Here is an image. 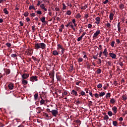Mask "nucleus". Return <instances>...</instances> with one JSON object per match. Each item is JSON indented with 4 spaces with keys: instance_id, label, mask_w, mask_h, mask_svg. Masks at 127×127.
<instances>
[{
    "instance_id": "nucleus-49",
    "label": "nucleus",
    "mask_w": 127,
    "mask_h": 127,
    "mask_svg": "<svg viewBox=\"0 0 127 127\" xmlns=\"http://www.w3.org/2000/svg\"><path fill=\"white\" fill-rule=\"evenodd\" d=\"M75 103L77 105H79V104H81V102H80L79 100H76Z\"/></svg>"
},
{
    "instance_id": "nucleus-32",
    "label": "nucleus",
    "mask_w": 127,
    "mask_h": 127,
    "mask_svg": "<svg viewBox=\"0 0 127 127\" xmlns=\"http://www.w3.org/2000/svg\"><path fill=\"white\" fill-rule=\"evenodd\" d=\"M80 95H81V96H86V93L84 91H81L80 92Z\"/></svg>"
},
{
    "instance_id": "nucleus-3",
    "label": "nucleus",
    "mask_w": 127,
    "mask_h": 127,
    "mask_svg": "<svg viewBox=\"0 0 127 127\" xmlns=\"http://www.w3.org/2000/svg\"><path fill=\"white\" fill-rule=\"evenodd\" d=\"M22 80H25L29 77V74L23 73L22 75Z\"/></svg>"
},
{
    "instance_id": "nucleus-28",
    "label": "nucleus",
    "mask_w": 127,
    "mask_h": 127,
    "mask_svg": "<svg viewBox=\"0 0 127 127\" xmlns=\"http://www.w3.org/2000/svg\"><path fill=\"white\" fill-rule=\"evenodd\" d=\"M71 13H72V12L70 10H67L66 11V14H67V15H71Z\"/></svg>"
},
{
    "instance_id": "nucleus-36",
    "label": "nucleus",
    "mask_w": 127,
    "mask_h": 127,
    "mask_svg": "<svg viewBox=\"0 0 127 127\" xmlns=\"http://www.w3.org/2000/svg\"><path fill=\"white\" fill-rule=\"evenodd\" d=\"M106 26L107 27H109V28H111V24H110V23H107L106 24Z\"/></svg>"
},
{
    "instance_id": "nucleus-48",
    "label": "nucleus",
    "mask_w": 127,
    "mask_h": 127,
    "mask_svg": "<svg viewBox=\"0 0 127 127\" xmlns=\"http://www.w3.org/2000/svg\"><path fill=\"white\" fill-rule=\"evenodd\" d=\"M83 38L81 37V36H80V37H79V38H78V39H77V41H81V40H82V39Z\"/></svg>"
},
{
    "instance_id": "nucleus-12",
    "label": "nucleus",
    "mask_w": 127,
    "mask_h": 127,
    "mask_svg": "<svg viewBox=\"0 0 127 127\" xmlns=\"http://www.w3.org/2000/svg\"><path fill=\"white\" fill-rule=\"evenodd\" d=\"M28 83V82L27 81V80L22 79V83L23 84V85H27Z\"/></svg>"
},
{
    "instance_id": "nucleus-5",
    "label": "nucleus",
    "mask_w": 127,
    "mask_h": 127,
    "mask_svg": "<svg viewBox=\"0 0 127 127\" xmlns=\"http://www.w3.org/2000/svg\"><path fill=\"white\" fill-rule=\"evenodd\" d=\"M66 27H68V26H70V27L73 30H75V28H74V26H73V23L72 22H68L67 25H65Z\"/></svg>"
},
{
    "instance_id": "nucleus-6",
    "label": "nucleus",
    "mask_w": 127,
    "mask_h": 127,
    "mask_svg": "<svg viewBox=\"0 0 127 127\" xmlns=\"http://www.w3.org/2000/svg\"><path fill=\"white\" fill-rule=\"evenodd\" d=\"M30 81H31V82H34V81H38V79H37V76H32L30 78Z\"/></svg>"
},
{
    "instance_id": "nucleus-46",
    "label": "nucleus",
    "mask_w": 127,
    "mask_h": 127,
    "mask_svg": "<svg viewBox=\"0 0 127 127\" xmlns=\"http://www.w3.org/2000/svg\"><path fill=\"white\" fill-rule=\"evenodd\" d=\"M123 101H126V100H127V96H123Z\"/></svg>"
},
{
    "instance_id": "nucleus-30",
    "label": "nucleus",
    "mask_w": 127,
    "mask_h": 127,
    "mask_svg": "<svg viewBox=\"0 0 127 127\" xmlns=\"http://www.w3.org/2000/svg\"><path fill=\"white\" fill-rule=\"evenodd\" d=\"M68 94V92L67 91H64V93H63V97H64V96L67 95Z\"/></svg>"
},
{
    "instance_id": "nucleus-37",
    "label": "nucleus",
    "mask_w": 127,
    "mask_h": 127,
    "mask_svg": "<svg viewBox=\"0 0 127 127\" xmlns=\"http://www.w3.org/2000/svg\"><path fill=\"white\" fill-rule=\"evenodd\" d=\"M101 72H102V70H101V69H99L97 70V74H101Z\"/></svg>"
},
{
    "instance_id": "nucleus-55",
    "label": "nucleus",
    "mask_w": 127,
    "mask_h": 127,
    "mask_svg": "<svg viewBox=\"0 0 127 127\" xmlns=\"http://www.w3.org/2000/svg\"><path fill=\"white\" fill-rule=\"evenodd\" d=\"M11 57H13V58H14V57H16V54H12L11 55Z\"/></svg>"
},
{
    "instance_id": "nucleus-21",
    "label": "nucleus",
    "mask_w": 127,
    "mask_h": 127,
    "mask_svg": "<svg viewBox=\"0 0 127 127\" xmlns=\"http://www.w3.org/2000/svg\"><path fill=\"white\" fill-rule=\"evenodd\" d=\"M113 126H114V127H117V126L118 125V122L113 121Z\"/></svg>"
},
{
    "instance_id": "nucleus-45",
    "label": "nucleus",
    "mask_w": 127,
    "mask_h": 127,
    "mask_svg": "<svg viewBox=\"0 0 127 127\" xmlns=\"http://www.w3.org/2000/svg\"><path fill=\"white\" fill-rule=\"evenodd\" d=\"M36 13H37L38 14H42V12L41 11H40V10L37 11H36Z\"/></svg>"
},
{
    "instance_id": "nucleus-47",
    "label": "nucleus",
    "mask_w": 127,
    "mask_h": 127,
    "mask_svg": "<svg viewBox=\"0 0 127 127\" xmlns=\"http://www.w3.org/2000/svg\"><path fill=\"white\" fill-rule=\"evenodd\" d=\"M81 8V9H86V8H87V5H85L84 6H82Z\"/></svg>"
},
{
    "instance_id": "nucleus-64",
    "label": "nucleus",
    "mask_w": 127,
    "mask_h": 127,
    "mask_svg": "<svg viewBox=\"0 0 127 127\" xmlns=\"http://www.w3.org/2000/svg\"><path fill=\"white\" fill-rule=\"evenodd\" d=\"M123 119L122 118V117H120L119 119V121H120V122H122L123 121Z\"/></svg>"
},
{
    "instance_id": "nucleus-35",
    "label": "nucleus",
    "mask_w": 127,
    "mask_h": 127,
    "mask_svg": "<svg viewBox=\"0 0 127 127\" xmlns=\"http://www.w3.org/2000/svg\"><path fill=\"white\" fill-rule=\"evenodd\" d=\"M63 9L64 10H65V9H66V5H65V4L64 3H63Z\"/></svg>"
},
{
    "instance_id": "nucleus-31",
    "label": "nucleus",
    "mask_w": 127,
    "mask_h": 127,
    "mask_svg": "<svg viewBox=\"0 0 127 127\" xmlns=\"http://www.w3.org/2000/svg\"><path fill=\"white\" fill-rule=\"evenodd\" d=\"M44 103H45V101H44V100L42 99V100L40 101V104H41V105H43V104H44Z\"/></svg>"
},
{
    "instance_id": "nucleus-13",
    "label": "nucleus",
    "mask_w": 127,
    "mask_h": 127,
    "mask_svg": "<svg viewBox=\"0 0 127 127\" xmlns=\"http://www.w3.org/2000/svg\"><path fill=\"white\" fill-rule=\"evenodd\" d=\"M41 107H38L36 108V112L38 113V114H40V113H41Z\"/></svg>"
},
{
    "instance_id": "nucleus-43",
    "label": "nucleus",
    "mask_w": 127,
    "mask_h": 127,
    "mask_svg": "<svg viewBox=\"0 0 127 127\" xmlns=\"http://www.w3.org/2000/svg\"><path fill=\"white\" fill-rule=\"evenodd\" d=\"M28 14H29V13L28 12H26L24 13V15L26 17V16H28Z\"/></svg>"
},
{
    "instance_id": "nucleus-19",
    "label": "nucleus",
    "mask_w": 127,
    "mask_h": 127,
    "mask_svg": "<svg viewBox=\"0 0 127 127\" xmlns=\"http://www.w3.org/2000/svg\"><path fill=\"white\" fill-rule=\"evenodd\" d=\"M41 21L43 23H44V22H45V17H42L41 18Z\"/></svg>"
},
{
    "instance_id": "nucleus-1",
    "label": "nucleus",
    "mask_w": 127,
    "mask_h": 127,
    "mask_svg": "<svg viewBox=\"0 0 127 127\" xmlns=\"http://www.w3.org/2000/svg\"><path fill=\"white\" fill-rule=\"evenodd\" d=\"M35 49L37 50L41 48V49H45L46 47V45L44 44V43H36L35 44Z\"/></svg>"
},
{
    "instance_id": "nucleus-54",
    "label": "nucleus",
    "mask_w": 127,
    "mask_h": 127,
    "mask_svg": "<svg viewBox=\"0 0 127 127\" xmlns=\"http://www.w3.org/2000/svg\"><path fill=\"white\" fill-rule=\"evenodd\" d=\"M42 2H41L40 1H38L37 5H38V6L39 5H40V4H41Z\"/></svg>"
},
{
    "instance_id": "nucleus-56",
    "label": "nucleus",
    "mask_w": 127,
    "mask_h": 127,
    "mask_svg": "<svg viewBox=\"0 0 127 127\" xmlns=\"http://www.w3.org/2000/svg\"><path fill=\"white\" fill-rule=\"evenodd\" d=\"M19 24H20L21 26H23V23L22 21H20Z\"/></svg>"
},
{
    "instance_id": "nucleus-26",
    "label": "nucleus",
    "mask_w": 127,
    "mask_h": 127,
    "mask_svg": "<svg viewBox=\"0 0 127 127\" xmlns=\"http://www.w3.org/2000/svg\"><path fill=\"white\" fill-rule=\"evenodd\" d=\"M124 7H125V5L123 4H120L119 5V7L120 8H121V9H123V8H124Z\"/></svg>"
},
{
    "instance_id": "nucleus-50",
    "label": "nucleus",
    "mask_w": 127,
    "mask_h": 127,
    "mask_svg": "<svg viewBox=\"0 0 127 127\" xmlns=\"http://www.w3.org/2000/svg\"><path fill=\"white\" fill-rule=\"evenodd\" d=\"M108 2H109V0H106L105 1H104L103 2V3H104V4H106V3H108Z\"/></svg>"
},
{
    "instance_id": "nucleus-59",
    "label": "nucleus",
    "mask_w": 127,
    "mask_h": 127,
    "mask_svg": "<svg viewBox=\"0 0 127 127\" xmlns=\"http://www.w3.org/2000/svg\"><path fill=\"white\" fill-rule=\"evenodd\" d=\"M102 54H103V52H100L99 53V57H101Z\"/></svg>"
},
{
    "instance_id": "nucleus-38",
    "label": "nucleus",
    "mask_w": 127,
    "mask_h": 127,
    "mask_svg": "<svg viewBox=\"0 0 127 127\" xmlns=\"http://www.w3.org/2000/svg\"><path fill=\"white\" fill-rule=\"evenodd\" d=\"M102 87H103V85L101 84H99L97 85V88L101 89V88H102Z\"/></svg>"
},
{
    "instance_id": "nucleus-41",
    "label": "nucleus",
    "mask_w": 127,
    "mask_h": 127,
    "mask_svg": "<svg viewBox=\"0 0 127 127\" xmlns=\"http://www.w3.org/2000/svg\"><path fill=\"white\" fill-rule=\"evenodd\" d=\"M6 45L7 46V47H10V46H11V44L9 43H7L6 44Z\"/></svg>"
},
{
    "instance_id": "nucleus-15",
    "label": "nucleus",
    "mask_w": 127,
    "mask_h": 127,
    "mask_svg": "<svg viewBox=\"0 0 127 127\" xmlns=\"http://www.w3.org/2000/svg\"><path fill=\"white\" fill-rule=\"evenodd\" d=\"M120 25H121V22H119L118 23V25H117V27L118 28V31L119 32H121V26H120Z\"/></svg>"
},
{
    "instance_id": "nucleus-62",
    "label": "nucleus",
    "mask_w": 127,
    "mask_h": 127,
    "mask_svg": "<svg viewBox=\"0 0 127 127\" xmlns=\"http://www.w3.org/2000/svg\"><path fill=\"white\" fill-rule=\"evenodd\" d=\"M85 18H88L89 17V15L88 14H86L85 15Z\"/></svg>"
},
{
    "instance_id": "nucleus-63",
    "label": "nucleus",
    "mask_w": 127,
    "mask_h": 127,
    "mask_svg": "<svg viewBox=\"0 0 127 127\" xmlns=\"http://www.w3.org/2000/svg\"><path fill=\"white\" fill-rule=\"evenodd\" d=\"M31 16L34 17V16H35V13H32L31 14Z\"/></svg>"
},
{
    "instance_id": "nucleus-34",
    "label": "nucleus",
    "mask_w": 127,
    "mask_h": 127,
    "mask_svg": "<svg viewBox=\"0 0 127 127\" xmlns=\"http://www.w3.org/2000/svg\"><path fill=\"white\" fill-rule=\"evenodd\" d=\"M95 19L97 22H100V20H101V18H100V17H96Z\"/></svg>"
},
{
    "instance_id": "nucleus-53",
    "label": "nucleus",
    "mask_w": 127,
    "mask_h": 127,
    "mask_svg": "<svg viewBox=\"0 0 127 127\" xmlns=\"http://www.w3.org/2000/svg\"><path fill=\"white\" fill-rule=\"evenodd\" d=\"M113 84L115 86H117V84H118V82L117 81H114Z\"/></svg>"
},
{
    "instance_id": "nucleus-2",
    "label": "nucleus",
    "mask_w": 127,
    "mask_h": 127,
    "mask_svg": "<svg viewBox=\"0 0 127 127\" xmlns=\"http://www.w3.org/2000/svg\"><path fill=\"white\" fill-rule=\"evenodd\" d=\"M51 114L54 116V117H56L58 115V110H53L51 111Z\"/></svg>"
},
{
    "instance_id": "nucleus-33",
    "label": "nucleus",
    "mask_w": 127,
    "mask_h": 127,
    "mask_svg": "<svg viewBox=\"0 0 127 127\" xmlns=\"http://www.w3.org/2000/svg\"><path fill=\"white\" fill-rule=\"evenodd\" d=\"M105 92H101L99 94L100 97H103V96H105Z\"/></svg>"
},
{
    "instance_id": "nucleus-7",
    "label": "nucleus",
    "mask_w": 127,
    "mask_h": 127,
    "mask_svg": "<svg viewBox=\"0 0 127 127\" xmlns=\"http://www.w3.org/2000/svg\"><path fill=\"white\" fill-rule=\"evenodd\" d=\"M110 56L113 59H116V57H117V56H116V54L114 53H110L109 54Z\"/></svg>"
},
{
    "instance_id": "nucleus-10",
    "label": "nucleus",
    "mask_w": 127,
    "mask_h": 127,
    "mask_svg": "<svg viewBox=\"0 0 127 127\" xmlns=\"http://www.w3.org/2000/svg\"><path fill=\"white\" fill-rule=\"evenodd\" d=\"M112 110L114 112V114H117V112H118V108L116 106H114L112 108Z\"/></svg>"
},
{
    "instance_id": "nucleus-14",
    "label": "nucleus",
    "mask_w": 127,
    "mask_h": 127,
    "mask_svg": "<svg viewBox=\"0 0 127 127\" xmlns=\"http://www.w3.org/2000/svg\"><path fill=\"white\" fill-rule=\"evenodd\" d=\"M109 18L110 20H113V19H114V14L113 13H110Z\"/></svg>"
},
{
    "instance_id": "nucleus-39",
    "label": "nucleus",
    "mask_w": 127,
    "mask_h": 127,
    "mask_svg": "<svg viewBox=\"0 0 127 127\" xmlns=\"http://www.w3.org/2000/svg\"><path fill=\"white\" fill-rule=\"evenodd\" d=\"M104 120H109V116H108V115H105L104 116Z\"/></svg>"
},
{
    "instance_id": "nucleus-52",
    "label": "nucleus",
    "mask_w": 127,
    "mask_h": 127,
    "mask_svg": "<svg viewBox=\"0 0 127 127\" xmlns=\"http://www.w3.org/2000/svg\"><path fill=\"white\" fill-rule=\"evenodd\" d=\"M88 28H91L92 27V25L91 24H89L87 26Z\"/></svg>"
},
{
    "instance_id": "nucleus-51",
    "label": "nucleus",
    "mask_w": 127,
    "mask_h": 127,
    "mask_svg": "<svg viewBox=\"0 0 127 127\" xmlns=\"http://www.w3.org/2000/svg\"><path fill=\"white\" fill-rule=\"evenodd\" d=\"M98 60H99V61L98 62V64H101L102 63V61L100 59H98Z\"/></svg>"
},
{
    "instance_id": "nucleus-57",
    "label": "nucleus",
    "mask_w": 127,
    "mask_h": 127,
    "mask_svg": "<svg viewBox=\"0 0 127 127\" xmlns=\"http://www.w3.org/2000/svg\"><path fill=\"white\" fill-rule=\"evenodd\" d=\"M80 83H81V81H77L76 82V85L79 86V85H80Z\"/></svg>"
},
{
    "instance_id": "nucleus-61",
    "label": "nucleus",
    "mask_w": 127,
    "mask_h": 127,
    "mask_svg": "<svg viewBox=\"0 0 127 127\" xmlns=\"http://www.w3.org/2000/svg\"><path fill=\"white\" fill-rule=\"evenodd\" d=\"M107 64L111 66V61H109L107 62Z\"/></svg>"
},
{
    "instance_id": "nucleus-9",
    "label": "nucleus",
    "mask_w": 127,
    "mask_h": 127,
    "mask_svg": "<svg viewBox=\"0 0 127 127\" xmlns=\"http://www.w3.org/2000/svg\"><path fill=\"white\" fill-rule=\"evenodd\" d=\"M100 31L98 30L93 35V37H97V36H98L99 34V33H100Z\"/></svg>"
},
{
    "instance_id": "nucleus-44",
    "label": "nucleus",
    "mask_w": 127,
    "mask_h": 127,
    "mask_svg": "<svg viewBox=\"0 0 127 127\" xmlns=\"http://www.w3.org/2000/svg\"><path fill=\"white\" fill-rule=\"evenodd\" d=\"M58 48H60L61 49H62V48H63V47L60 44L58 45Z\"/></svg>"
},
{
    "instance_id": "nucleus-18",
    "label": "nucleus",
    "mask_w": 127,
    "mask_h": 127,
    "mask_svg": "<svg viewBox=\"0 0 127 127\" xmlns=\"http://www.w3.org/2000/svg\"><path fill=\"white\" fill-rule=\"evenodd\" d=\"M37 99H38V94L36 93V94L34 95V99H35V101H37Z\"/></svg>"
},
{
    "instance_id": "nucleus-27",
    "label": "nucleus",
    "mask_w": 127,
    "mask_h": 127,
    "mask_svg": "<svg viewBox=\"0 0 127 127\" xmlns=\"http://www.w3.org/2000/svg\"><path fill=\"white\" fill-rule=\"evenodd\" d=\"M110 97H111V93H108L106 95V98H110Z\"/></svg>"
},
{
    "instance_id": "nucleus-11",
    "label": "nucleus",
    "mask_w": 127,
    "mask_h": 127,
    "mask_svg": "<svg viewBox=\"0 0 127 127\" xmlns=\"http://www.w3.org/2000/svg\"><path fill=\"white\" fill-rule=\"evenodd\" d=\"M103 54L104 56H106V57H108V52H107V49H104Z\"/></svg>"
},
{
    "instance_id": "nucleus-4",
    "label": "nucleus",
    "mask_w": 127,
    "mask_h": 127,
    "mask_svg": "<svg viewBox=\"0 0 127 127\" xmlns=\"http://www.w3.org/2000/svg\"><path fill=\"white\" fill-rule=\"evenodd\" d=\"M40 7L42 9L45 10V11H47V8H46V5L44 3H42L40 5Z\"/></svg>"
},
{
    "instance_id": "nucleus-42",
    "label": "nucleus",
    "mask_w": 127,
    "mask_h": 127,
    "mask_svg": "<svg viewBox=\"0 0 127 127\" xmlns=\"http://www.w3.org/2000/svg\"><path fill=\"white\" fill-rule=\"evenodd\" d=\"M33 8H34V6H33V5L30 6L29 9L31 10V9H33Z\"/></svg>"
},
{
    "instance_id": "nucleus-23",
    "label": "nucleus",
    "mask_w": 127,
    "mask_h": 127,
    "mask_svg": "<svg viewBox=\"0 0 127 127\" xmlns=\"http://www.w3.org/2000/svg\"><path fill=\"white\" fill-rule=\"evenodd\" d=\"M72 23L75 27L77 26V24H76V20H75V19H72Z\"/></svg>"
},
{
    "instance_id": "nucleus-58",
    "label": "nucleus",
    "mask_w": 127,
    "mask_h": 127,
    "mask_svg": "<svg viewBox=\"0 0 127 127\" xmlns=\"http://www.w3.org/2000/svg\"><path fill=\"white\" fill-rule=\"evenodd\" d=\"M119 65H120L121 67H123V66H124V64H123L122 62H120L119 63Z\"/></svg>"
},
{
    "instance_id": "nucleus-24",
    "label": "nucleus",
    "mask_w": 127,
    "mask_h": 127,
    "mask_svg": "<svg viewBox=\"0 0 127 127\" xmlns=\"http://www.w3.org/2000/svg\"><path fill=\"white\" fill-rule=\"evenodd\" d=\"M108 115L109 117H112V116H113V112H112V111H109L108 112Z\"/></svg>"
},
{
    "instance_id": "nucleus-16",
    "label": "nucleus",
    "mask_w": 127,
    "mask_h": 127,
    "mask_svg": "<svg viewBox=\"0 0 127 127\" xmlns=\"http://www.w3.org/2000/svg\"><path fill=\"white\" fill-rule=\"evenodd\" d=\"M110 103L111 104H115V103H116V100H115L114 98H112L110 100Z\"/></svg>"
},
{
    "instance_id": "nucleus-60",
    "label": "nucleus",
    "mask_w": 127,
    "mask_h": 127,
    "mask_svg": "<svg viewBox=\"0 0 127 127\" xmlns=\"http://www.w3.org/2000/svg\"><path fill=\"white\" fill-rule=\"evenodd\" d=\"M55 10H56V11H59V10H60V9H59V8L56 7V8H55Z\"/></svg>"
},
{
    "instance_id": "nucleus-25",
    "label": "nucleus",
    "mask_w": 127,
    "mask_h": 127,
    "mask_svg": "<svg viewBox=\"0 0 127 127\" xmlns=\"http://www.w3.org/2000/svg\"><path fill=\"white\" fill-rule=\"evenodd\" d=\"M77 61L78 62L80 63V62H83V58H79L78 59H77Z\"/></svg>"
},
{
    "instance_id": "nucleus-29",
    "label": "nucleus",
    "mask_w": 127,
    "mask_h": 127,
    "mask_svg": "<svg viewBox=\"0 0 127 127\" xmlns=\"http://www.w3.org/2000/svg\"><path fill=\"white\" fill-rule=\"evenodd\" d=\"M81 17V15L80 14V13H77L76 15V17L77 18H80V17Z\"/></svg>"
},
{
    "instance_id": "nucleus-22",
    "label": "nucleus",
    "mask_w": 127,
    "mask_h": 127,
    "mask_svg": "<svg viewBox=\"0 0 127 127\" xmlns=\"http://www.w3.org/2000/svg\"><path fill=\"white\" fill-rule=\"evenodd\" d=\"M53 54L55 56L58 55V52H57V51H54L53 52Z\"/></svg>"
},
{
    "instance_id": "nucleus-20",
    "label": "nucleus",
    "mask_w": 127,
    "mask_h": 127,
    "mask_svg": "<svg viewBox=\"0 0 127 127\" xmlns=\"http://www.w3.org/2000/svg\"><path fill=\"white\" fill-rule=\"evenodd\" d=\"M3 12L5 14H7L8 13V11H7L6 8L3 9Z\"/></svg>"
},
{
    "instance_id": "nucleus-8",
    "label": "nucleus",
    "mask_w": 127,
    "mask_h": 127,
    "mask_svg": "<svg viewBox=\"0 0 127 127\" xmlns=\"http://www.w3.org/2000/svg\"><path fill=\"white\" fill-rule=\"evenodd\" d=\"M8 88L9 90H12L13 89V83H10L8 85Z\"/></svg>"
},
{
    "instance_id": "nucleus-40",
    "label": "nucleus",
    "mask_w": 127,
    "mask_h": 127,
    "mask_svg": "<svg viewBox=\"0 0 127 127\" xmlns=\"http://www.w3.org/2000/svg\"><path fill=\"white\" fill-rule=\"evenodd\" d=\"M112 47H114L115 46V41H112L111 44Z\"/></svg>"
},
{
    "instance_id": "nucleus-17",
    "label": "nucleus",
    "mask_w": 127,
    "mask_h": 127,
    "mask_svg": "<svg viewBox=\"0 0 127 127\" xmlns=\"http://www.w3.org/2000/svg\"><path fill=\"white\" fill-rule=\"evenodd\" d=\"M71 94L72 95H77V91H76L75 90H72V91H71Z\"/></svg>"
}]
</instances>
